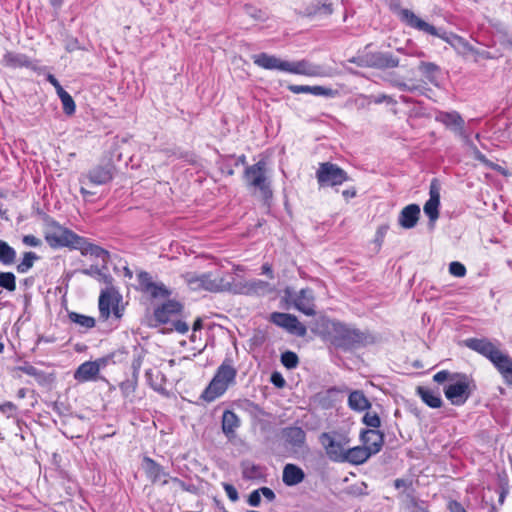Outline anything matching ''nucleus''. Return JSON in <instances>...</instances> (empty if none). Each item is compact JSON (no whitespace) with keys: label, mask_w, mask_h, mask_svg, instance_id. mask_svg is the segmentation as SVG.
I'll return each mask as SVG.
<instances>
[{"label":"nucleus","mask_w":512,"mask_h":512,"mask_svg":"<svg viewBox=\"0 0 512 512\" xmlns=\"http://www.w3.org/2000/svg\"><path fill=\"white\" fill-rule=\"evenodd\" d=\"M252 60L255 65L266 70H278L308 77H324L327 75L321 66L311 64L307 60L290 62L264 52L253 55Z\"/></svg>","instance_id":"nucleus-1"},{"label":"nucleus","mask_w":512,"mask_h":512,"mask_svg":"<svg viewBox=\"0 0 512 512\" xmlns=\"http://www.w3.org/2000/svg\"><path fill=\"white\" fill-rule=\"evenodd\" d=\"M398 15L400 20L410 28L441 38L461 55H468L475 51L463 37L453 33L439 32L433 25L422 20L409 9H401Z\"/></svg>","instance_id":"nucleus-2"},{"label":"nucleus","mask_w":512,"mask_h":512,"mask_svg":"<svg viewBox=\"0 0 512 512\" xmlns=\"http://www.w3.org/2000/svg\"><path fill=\"white\" fill-rule=\"evenodd\" d=\"M470 349L489 359L501 374L507 385H512V358L502 352L498 346L486 338H470L466 340Z\"/></svg>","instance_id":"nucleus-3"},{"label":"nucleus","mask_w":512,"mask_h":512,"mask_svg":"<svg viewBox=\"0 0 512 512\" xmlns=\"http://www.w3.org/2000/svg\"><path fill=\"white\" fill-rule=\"evenodd\" d=\"M237 374L233 359L225 357L202 392L201 399L210 403L223 396L229 387L236 384Z\"/></svg>","instance_id":"nucleus-4"},{"label":"nucleus","mask_w":512,"mask_h":512,"mask_svg":"<svg viewBox=\"0 0 512 512\" xmlns=\"http://www.w3.org/2000/svg\"><path fill=\"white\" fill-rule=\"evenodd\" d=\"M182 278L189 288L195 291L223 292L233 290L230 281L232 276L218 268L204 273L186 272L182 274Z\"/></svg>","instance_id":"nucleus-5"},{"label":"nucleus","mask_w":512,"mask_h":512,"mask_svg":"<svg viewBox=\"0 0 512 512\" xmlns=\"http://www.w3.org/2000/svg\"><path fill=\"white\" fill-rule=\"evenodd\" d=\"M244 180L247 187L258 191L263 199L268 200L272 197L271 182L267 176L264 160L247 166L244 171Z\"/></svg>","instance_id":"nucleus-6"},{"label":"nucleus","mask_w":512,"mask_h":512,"mask_svg":"<svg viewBox=\"0 0 512 512\" xmlns=\"http://www.w3.org/2000/svg\"><path fill=\"white\" fill-rule=\"evenodd\" d=\"M45 240L52 248L69 247L74 249L77 244L81 243V236L56 221H50L46 226Z\"/></svg>","instance_id":"nucleus-7"},{"label":"nucleus","mask_w":512,"mask_h":512,"mask_svg":"<svg viewBox=\"0 0 512 512\" xmlns=\"http://www.w3.org/2000/svg\"><path fill=\"white\" fill-rule=\"evenodd\" d=\"M470 384L471 381L466 374L455 373L454 380L444 387V395L452 405L462 406L471 395Z\"/></svg>","instance_id":"nucleus-8"},{"label":"nucleus","mask_w":512,"mask_h":512,"mask_svg":"<svg viewBox=\"0 0 512 512\" xmlns=\"http://www.w3.org/2000/svg\"><path fill=\"white\" fill-rule=\"evenodd\" d=\"M319 442L331 461L345 462V453L348 439L336 432H324L319 437Z\"/></svg>","instance_id":"nucleus-9"},{"label":"nucleus","mask_w":512,"mask_h":512,"mask_svg":"<svg viewBox=\"0 0 512 512\" xmlns=\"http://www.w3.org/2000/svg\"><path fill=\"white\" fill-rule=\"evenodd\" d=\"M122 301V295L113 286L110 285L103 289L99 296V313L102 319H109L110 315L113 314L117 319L123 315L120 302Z\"/></svg>","instance_id":"nucleus-10"},{"label":"nucleus","mask_w":512,"mask_h":512,"mask_svg":"<svg viewBox=\"0 0 512 512\" xmlns=\"http://www.w3.org/2000/svg\"><path fill=\"white\" fill-rule=\"evenodd\" d=\"M362 340L363 336L358 330L340 323L334 325L331 342L335 347L349 350L360 344Z\"/></svg>","instance_id":"nucleus-11"},{"label":"nucleus","mask_w":512,"mask_h":512,"mask_svg":"<svg viewBox=\"0 0 512 512\" xmlns=\"http://www.w3.org/2000/svg\"><path fill=\"white\" fill-rule=\"evenodd\" d=\"M316 177L320 186H337L348 180L347 173L336 164L325 162L321 163Z\"/></svg>","instance_id":"nucleus-12"},{"label":"nucleus","mask_w":512,"mask_h":512,"mask_svg":"<svg viewBox=\"0 0 512 512\" xmlns=\"http://www.w3.org/2000/svg\"><path fill=\"white\" fill-rule=\"evenodd\" d=\"M137 280L138 290L151 298H167L171 294V291L162 282L154 281L150 273L146 271H140L137 274Z\"/></svg>","instance_id":"nucleus-13"},{"label":"nucleus","mask_w":512,"mask_h":512,"mask_svg":"<svg viewBox=\"0 0 512 512\" xmlns=\"http://www.w3.org/2000/svg\"><path fill=\"white\" fill-rule=\"evenodd\" d=\"M114 177V166L110 163L97 165L79 177L80 184L83 185H105L112 181Z\"/></svg>","instance_id":"nucleus-14"},{"label":"nucleus","mask_w":512,"mask_h":512,"mask_svg":"<svg viewBox=\"0 0 512 512\" xmlns=\"http://www.w3.org/2000/svg\"><path fill=\"white\" fill-rule=\"evenodd\" d=\"M107 362L106 358H98L80 364L74 372V379L79 383L97 381L100 370L107 365Z\"/></svg>","instance_id":"nucleus-15"},{"label":"nucleus","mask_w":512,"mask_h":512,"mask_svg":"<svg viewBox=\"0 0 512 512\" xmlns=\"http://www.w3.org/2000/svg\"><path fill=\"white\" fill-rule=\"evenodd\" d=\"M270 321L296 336L303 337L307 332L306 327L297 317L288 313L273 312L270 315Z\"/></svg>","instance_id":"nucleus-16"},{"label":"nucleus","mask_w":512,"mask_h":512,"mask_svg":"<svg viewBox=\"0 0 512 512\" xmlns=\"http://www.w3.org/2000/svg\"><path fill=\"white\" fill-rule=\"evenodd\" d=\"M287 294L297 310L307 316H313L315 314L314 294L311 289H301L294 295L289 292H287Z\"/></svg>","instance_id":"nucleus-17"},{"label":"nucleus","mask_w":512,"mask_h":512,"mask_svg":"<svg viewBox=\"0 0 512 512\" xmlns=\"http://www.w3.org/2000/svg\"><path fill=\"white\" fill-rule=\"evenodd\" d=\"M183 305L175 300H168L154 310V318L161 324L172 322L181 314Z\"/></svg>","instance_id":"nucleus-18"},{"label":"nucleus","mask_w":512,"mask_h":512,"mask_svg":"<svg viewBox=\"0 0 512 512\" xmlns=\"http://www.w3.org/2000/svg\"><path fill=\"white\" fill-rule=\"evenodd\" d=\"M440 207V186L436 179L432 180L429 189V199L424 204V213L431 223H434L439 217Z\"/></svg>","instance_id":"nucleus-19"},{"label":"nucleus","mask_w":512,"mask_h":512,"mask_svg":"<svg viewBox=\"0 0 512 512\" xmlns=\"http://www.w3.org/2000/svg\"><path fill=\"white\" fill-rule=\"evenodd\" d=\"M143 464L147 477L153 483L160 482L162 485L168 483V473H166L163 467L155 460L150 457H144Z\"/></svg>","instance_id":"nucleus-20"},{"label":"nucleus","mask_w":512,"mask_h":512,"mask_svg":"<svg viewBox=\"0 0 512 512\" xmlns=\"http://www.w3.org/2000/svg\"><path fill=\"white\" fill-rule=\"evenodd\" d=\"M361 439L364 447L371 453L377 454L384 443V435L379 430L369 429L361 433Z\"/></svg>","instance_id":"nucleus-21"},{"label":"nucleus","mask_w":512,"mask_h":512,"mask_svg":"<svg viewBox=\"0 0 512 512\" xmlns=\"http://www.w3.org/2000/svg\"><path fill=\"white\" fill-rule=\"evenodd\" d=\"M420 216V207L417 204H409L404 207L398 217L399 225L404 229L416 226Z\"/></svg>","instance_id":"nucleus-22"},{"label":"nucleus","mask_w":512,"mask_h":512,"mask_svg":"<svg viewBox=\"0 0 512 512\" xmlns=\"http://www.w3.org/2000/svg\"><path fill=\"white\" fill-rule=\"evenodd\" d=\"M435 119L437 122L442 123L447 128L453 129L454 131H457L459 133L463 132L464 120L461 117V115L456 111L438 112L435 116Z\"/></svg>","instance_id":"nucleus-23"},{"label":"nucleus","mask_w":512,"mask_h":512,"mask_svg":"<svg viewBox=\"0 0 512 512\" xmlns=\"http://www.w3.org/2000/svg\"><path fill=\"white\" fill-rule=\"evenodd\" d=\"M282 437L292 447H302L306 441L305 431L298 426H290L282 429Z\"/></svg>","instance_id":"nucleus-24"},{"label":"nucleus","mask_w":512,"mask_h":512,"mask_svg":"<svg viewBox=\"0 0 512 512\" xmlns=\"http://www.w3.org/2000/svg\"><path fill=\"white\" fill-rule=\"evenodd\" d=\"M305 478L304 471L297 465L289 463L283 468L282 481L286 486H295Z\"/></svg>","instance_id":"nucleus-25"},{"label":"nucleus","mask_w":512,"mask_h":512,"mask_svg":"<svg viewBox=\"0 0 512 512\" xmlns=\"http://www.w3.org/2000/svg\"><path fill=\"white\" fill-rule=\"evenodd\" d=\"M74 249H79L82 255H90L96 258L101 259L104 263L109 260V252L102 247L87 242L83 237H81V243L77 244Z\"/></svg>","instance_id":"nucleus-26"},{"label":"nucleus","mask_w":512,"mask_h":512,"mask_svg":"<svg viewBox=\"0 0 512 512\" xmlns=\"http://www.w3.org/2000/svg\"><path fill=\"white\" fill-rule=\"evenodd\" d=\"M222 431L228 437L235 436L236 429L240 426V419L237 414L231 410H225L222 415Z\"/></svg>","instance_id":"nucleus-27"},{"label":"nucleus","mask_w":512,"mask_h":512,"mask_svg":"<svg viewBox=\"0 0 512 512\" xmlns=\"http://www.w3.org/2000/svg\"><path fill=\"white\" fill-rule=\"evenodd\" d=\"M232 291L243 294H263L269 291V283L260 279H253L239 289L233 287Z\"/></svg>","instance_id":"nucleus-28"},{"label":"nucleus","mask_w":512,"mask_h":512,"mask_svg":"<svg viewBox=\"0 0 512 512\" xmlns=\"http://www.w3.org/2000/svg\"><path fill=\"white\" fill-rule=\"evenodd\" d=\"M288 90L294 94L307 93L315 96H331L332 90L322 86L289 85Z\"/></svg>","instance_id":"nucleus-29"},{"label":"nucleus","mask_w":512,"mask_h":512,"mask_svg":"<svg viewBox=\"0 0 512 512\" xmlns=\"http://www.w3.org/2000/svg\"><path fill=\"white\" fill-rule=\"evenodd\" d=\"M348 405L349 407L358 412L365 411L370 408L371 404L369 400L366 398L364 393L360 390L352 391L348 397Z\"/></svg>","instance_id":"nucleus-30"},{"label":"nucleus","mask_w":512,"mask_h":512,"mask_svg":"<svg viewBox=\"0 0 512 512\" xmlns=\"http://www.w3.org/2000/svg\"><path fill=\"white\" fill-rule=\"evenodd\" d=\"M2 63L4 66L9 68H21L30 66V61L26 55L14 52H6L3 55Z\"/></svg>","instance_id":"nucleus-31"},{"label":"nucleus","mask_w":512,"mask_h":512,"mask_svg":"<svg viewBox=\"0 0 512 512\" xmlns=\"http://www.w3.org/2000/svg\"><path fill=\"white\" fill-rule=\"evenodd\" d=\"M370 456H372L371 453L364 446L347 448L345 453V461H348L352 464H362Z\"/></svg>","instance_id":"nucleus-32"},{"label":"nucleus","mask_w":512,"mask_h":512,"mask_svg":"<svg viewBox=\"0 0 512 512\" xmlns=\"http://www.w3.org/2000/svg\"><path fill=\"white\" fill-rule=\"evenodd\" d=\"M106 269H101L98 266H90L87 269H83L81 272L87 276L93 277L100 283H104L106 287L113 285V277L111 274L105 271Z\"/></svg>","instance_id":"nucleus-33"},{"label":"nucleus","mask_w":512,"mask_h":512,"mask_svg":"<svg viewBox=\"0 0 512 512\" xmlns=\"http://www.w3.org/2000/svg\"><path fill=\"white\" fill-rule=\"evenodd\" d=\"M418 393L423 402L431 408H440L442 399L439 392L430 389L418 388Z\"/></svg>","instance_id":"nucleus-34"},{"label":"nucleus","mask_w":512,"mask_h":512,"mask_svg":"<svg viewBox=\"0 0 512 512\" xmlns=\"http://www.w3.org/2000/svg\"><path fill=\"white\" fill-rule=\"evenodd\" d=\"M16 251L4 240H0V263L3 265H11L15 262Z\"/></svg>","instance_id":"nucleus-35"},{"label":"nucleus","mask_w":512,"mask_h":512,"mask_svg":"<svg viewBox=\"0 0 512 512\" xmlns=\"http://www.w3.org/2000/svg\"><path fill=\"white\" fill-rule=\"evenodd\" d=\"M242 475L243 478L248 480L259 479L263 476L262 468L251 462H245L242 464Z\"/></svg>","instance_id":"nucleus-36"},{"label":"nucleus","mask_w":512,"mask_h":512,"mask_svg":"<svg viewBox=\"0 0 512 512\" xmlns=\"http://www.w3.org/2000/svg\"><path fill=\"white\" fill-rule=\"evenodd\" d=\"M38 259L35 252H25L19 264L17 265V271L21 274L27 273L34 265V262Z\"/></svg>","instance_id":"nucleus-37"},{"label":"nucleus","mask_w":512,"mask_h":512,"mask_svg":"<svg viewBox=\"0 0 512 512\" xmlns=\"http://www.w3.org/2000/svg\"><path fill=\"white\" fill-rule=\"evenodd\" d=\"M68 316L71 322L83 328L90 329L95 326V319L93 317L79 314L77 312H70Z\"/></svg>","instance_id":"nucleus-38"},{"label":"nucleus","mask_w":512,"mask_h":512,"mask_svg":"<svg viewBox=\"0 0 512 512\" xmlns=\"http://www.w3.org/2000/svg\"><path fill=\"white\" fill-rule=\"evenodd\" d=\"M18 370L35 378V380L40 384L46 382V374L31 364L26 363L23 366L18 367Z\"/></svg>","instance_id":"nucleus-39"},{"label":"nucleus","mask_w":512,"mask_h":512,"mask_svg":"<svg viewBox=\"0 0 512 512\" xmlns=\"http://www.w3.org/2000/svg\"><path fill=\"white\" fill-rule=\"evenodd\" d=\"M137 382L132 379H126L119 384V389L122 396L129 402L133 401V396L136 391Z\"/></svg>","instance_id":"nucleus-40"},{"label":"nucleus","mask_w":512,"mask_h":512,"mask_svg":"<svg viewBox=\"0 0 512 512\" xmlns=\"http://www.w3.org/2000/svg\"><path fill=\"white\" fill-rule=\"evenodd\" d=\"M57 95L61 100L64 113L69 116L73 115L76 110V105L72 96L65 90L61 91Z\"/></svg>","instance_id":"nucleus-41"},{"label":"nucleus","mask_w":512,"mask_h":512,"mask_svg":"<svg viewBox=\"0 0 512 512\" xmlns=\"http://www.w3.org/2000/svg\"><path fill=\"white\" fill-rule=\"evenodd\" d=\"M0 287L12 292L16 289V277L12 272H0Z\"/></svg>","instance_id":"nucleus-42"},{"label":"nucleus","mask_w":512,"mask_h":512,"mask_svg":"<svg viewBox=\"0 0 512 512\" xmlns=\"http://www.w3.org/2000/svg\"><path fill=\"white\" fill-rule=\"evenodd\" d=\"M281 363L287 369H294L299 363V359L296 353L292 351H286L281 355Z\"/></svg>","instance_id":"nucleus-43"},{"label":"nucleus","mask_w":512,"mask_h":512,"mask_svg":"<svg viewBox=\"0 0 512 512\" xmlns=\"http://www.w3.org/2000/svg\"><path fill=\"white\" fill-rule=\"evenodd\" d=\"M363 423L371 427L372 429L377 430V428L380 426L381 421L377 413L372 412H366V414L363 416Z\"/></svg>","instance_id":"nucleus-44"},{"label":"nucleus","mask_w":512,"mask_h":512,"mask_svg":"<svg viewBox=\"0 0 512 512\" xmlns=\"http://www.w3.org/2000/svg\"><path fill=\"white\" fill-rule=\"evenodd\" d=\"M449 272L455 277H464L466 275V268L462 263L454 261L449 265Z\"/></svg>","instance_id":"nucleus-45"},{"label":"nucleus","mask_w":512,"mask_h":512,"mask_svg":"<svg viewBox=\"0 0 512 512\" xmlns=\"http://www.w3.org/2000/svg\"><path fill=\"white\" fill-rule=\"evenodd\" d=\"M454 374L455 373H451L447 370H441L433 376V380L438 384H442L446 381L450 383L452 380H454Z\"/></svg>","instance_id":"nucleus-46"},{"label":"nucleus","mask_w":512,"mask_h":512,"mask_svg":"<svg viewBox=\"0 0 512 512\" xmlns=\"http://www.w3.org/2000/svg\"><path fill=\"white\" fill-rule=\"evenodd\" d=\"M380 65L386 68H394L399 65V60L391 54H383L380 58Z\"/></svg>","instance_id":"nucleus-47"},{"label":"nucleus","mask_w":512,"mask_h":512,"mask_svg":"<svg viewBox=\"0 0 512 512\" xmlns=\"http://www.w3.org/2000/svg\"><path fill=\"white\" fill-rule=\"evenodd\" d=\"M173 329L180 334H185L189 330V326L186 321L181 319H174L172 322Z\"/></svg>","instance_id":"nucleus-48"},{"label":"nucleus","mask_w":512,"mask_h":512,"mask_svg":"<svg viewBox=\"0 0 512 512\" xmlns=\"http://www.w3.org/2000/svg\"><path fill=\"white\" fill-rule=\"evenodd\" d=\"M223 488H224V490L226 492L227 497L232 502H236L239 499V495H238L237 489L233 485L228 484V483H224L223 484Z\"/></svg>","instance_id":"nucleus-49"},{"label":"nucleus","mask_w":512,"mask_h":512,"mask_svg":"<svg viewBox=\"0 0 512 512\" xmlns=\"http://www.w3.org/2000/svg\"><path fill=\"white\" fill-rule=\"evenodd\" d=\"M419 70L426 75L432 74L438 70V66L432 62H421Z\"/></svg>","instance_id":"nucleus-50"},{"label":"nucleus","mask_w":512,"mask_h":512,"mask_svg":"<svg viewBox=\"0 0 512 512\" xmlns=\"http://www.w3.org/2000/svg\"><path fill=\"white\" fill-rule=\"evenodd\" d=\"M474 158L485 166L495 169L496 165H494L491 161H489L484 154H482L476 147H474Z\"/></svg>","instance_id":"nucleus-51"},{"label":"nucleus","mask_w":512,"mask_h":512,"mask_svg":"<svg viewBox=\"0 0 512 512\" xmlns=\"http://www.w3.org/2000/svg\"><path fill=\"white\" fill-rule=\"evenodd\" d=\"M261 502L260 490L256 489L252 491L248 497V504L252 507H258Z\"/></svg>","instance_id":"nucleus-52"},{"label":"nucleus","mask_w":512,"mask_h":512,"mask_svg":"<svg viewBox=\"0 0 512 512\" xmlns=\"http://www.w3.org/2000/svg\"><path fill=\"white\" fill-rule=\"evenodd\" d=\"M22 242L30 247H38L41 244V240L35 237L34 235H24L22 238Z\"/></svg>","instance_id":"nucleus-53"},{"label":"nucleus","mask_w":512,"mask_h":512,"mask_svg":"<svg viewBox=\"0 0 512 512\" xmlns=\"http://www.w3.org/2000/svg\"><path fill=\"white\" fill-rule=\"evenodd\" d=\"M46 80L51 85H53V87L55 88L57 94L64 90L63 87L61 86V84L59 83V81L56 79V77L53 74H50V73L47 74Z\"/></svg>","instance_id":"nucleus-54"},{"label":"nucleus","mask_w":512,"mask_h":512,"mask_svg":"<svg viewBox=\"0 0 512 512\" xmlns=\"http://www.w3.org/2000/svg\"><path fill=\"white\" fill-rule=\"evenodd\" d=\"M448 509H449L450 512H466V510L463 507V505L460 502L456 501V500L449 501Z\"/></svg>","instance_id":"nucleus-55"},{"label":"nucleus","mask_w":512,"mask_h":512,"mask_svg":"<svg viewBox=\"0 0 512 512\" xmlns=\"http://www.w3.org/2000/svg\"><path fill=\"white\" fill-rule=\"evenodd\" d=\"M271 382L278 388H282L285 385L284 378L278 372H275L271 375Z\"/></svg>","instance_id":"nucleus-56"},{"label":"nucleus","mask_w":512,"mask_h":512,"mask_svg":"<svg viewBox=\"0 0 512 512\" xmlns=\"http://www.w3.org/2000/svg\"><path fill=\"white\" fill-rule=\"evenodd\" d=\"M16 410V406L12 402H5L0 405V411L6 414H12Z\"/></svg>","instance_id":"nucleus-57"},{"label":"nucleus","mask_w":512,"mask_h":512,"mask_svg":"<svg viewBox=\"0 0 512 512\" xmlns=\"http://www.w3.org/2000/svg\"><path fill=\"white\" fill-rule=\"evenodd\" d=\"M259 490L260 494L263 495L268 501H273L276 497L273 490L268 487H261Z\"/></svg>","instance_id":"nucleus-58"},{"label":"nucleus","mask_w":512,"mask_h":512,"mask_svg":"<svg viewBox=\"0 0 512 512\" xmlns=\"http://www.w3.org/2000/svg\"><path fill=\"white\" fill-rule=\"evenodd\" d=\"M373 102L375 104H381L383 102L393 103L394 101L390 96L385 95V94H380V95L374 97Z\"/></svg>","instance_id":"nucleus-59"},{"label":"nucleus","mask_w":512,"mask_h":512,"mask_svg":"<svg viewBox=\"0 0 512 512\" xmlns=\"http://www.w3.org/2000/svg\"><path fill=\"white\" fill-rule=\"evenodd\" d=\"M262 274L267 275L270 279L274 278L272 267L269 263H264L261 267Z\"/></svg>","instance_id":"nucleus-60"},{"label":"nucleus","mask_w":512,"mask_h":512,"mask_svg":"<svg viewBox=\"0 0 512 512\" xmlns=\"http://www.w3.org/2000/svg\"><path fill=\"white\" fill-rule=\"evenodd\" d=\"M202 327H203V321H202V319H201V318H197V319L195 320V322L193 323L192 330H193V332L195 333V332H197V331L201 330V329H202Z\"/></svg>","instance_id":"nucleus-61"},{"label":"nucleus","mask_w":512,"mask_h":512,"mask_svg":"<svg viewBox=\"0 0 512 512\" xmlns=\"http://www.w3.org/2000/svg\"><path fill=\"white\" fill-rule=\"evenodd\" d=\"M342 195H343L346 199H348V198H353V197H355V195H356V191H355L354 189H347V190H344V191L342 192Z\"/></svg>","instance_id":"nucleus-62"},{"label":"nucleus","mask_w":512,"mask_h":512,"mask_svg":"<svg viewBox=\"0 0 512 512\" xmlns=\"http://www.w3.org/2000/svg\"><path fill=\"white\" fill-rule=\"evenodd\" d=\"M394 486L396 489H400L402 487H406L407 486V481L404 480V479H396L395 482H394Z\"/></svg>","instance_id":"nucleus-63"},{"label":"nucleus","mask_w":512,"mask_h":512,"mask_svg":"<svg viewBox=\"0 0 512 512\" xmlns=\"http://www.w3.org/2000/svg\"><path fill=\"white\" fill-rule=\"evenodd\" d=\"M86 185H83L81 184V187H80V193L82 194V196L84 198H87L88 196H92L94 193L90 192L89 190H87L85 188Z\"/></svg>","instance_id":"nucleus-64"}]
</instances>
